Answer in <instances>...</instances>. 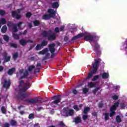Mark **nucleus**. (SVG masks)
<instances>
[{"mask_svg": "<svg viewBox=\"0 0 127 127\" xmlns=\"http://www.w3.org/2000/svg\"><path fill=\"white\" fill-rule=\"evenodd\" d=\"M55 46V43L51 44L49 45V49L51 53H54L55 52V51L56 50V49H55V48H54Z\"/></svg>", "mask_w": 127, "mask_h": 127, "instance_id": "f8f14e48", "label": "nucleus"}, {"mask_svg": "<svg viewBox=\"0 0 127 127\" xmlns=\"http://www.w3.org/2000/svg\"><path fill=\"white\" fill-rule=\"evenodd\" d=\"M47 52H48V48H46L44 49L43 50L39 52L38 54H39L40 55H44L46 54Z\"/></svg>", "mask_w": 127, "mask_h": 127, "instance_id": "4468645a", "label": "nucleus"}, {"mask_svg": "<svg viewBox=\"0 0 127 127\" xmlns=\"http://www.w3.org/2000/svg\"><path fill=\"white\" fill-rule=\"evenodd\" d=\"M24 83V81L23 80L20 81L19 83V87H21Z\"/></svg>", "mask_w": 127, "mask_h": 127, "instance_id": "864d4df0", "label": "nucleus"}, {"mask_svg": "<svg viewBox=\"0 0 127 127\" xmlns=\"http://www.w3.org/2000/svg\"><path fill=\"white\" fill-rule=\"evenodd\" d=\"M21 108H25V106L23 105H20L18 107V109L20 110Z\"/></svg>", "mask_w": 127, "mask_h": 127, "instance_id": "e2e57ef3", "label": "nucleus"}, {"mask_svg": "<svg viewBox=\"0 0 127 127\" xmlns=\"http://www.w3.org/2000/svg\"><path fill=\"white\" fill-rule=\"evenodd\" d=\"M24 102L27 103V104H32L33 105L37 103H42V101H41V100H35L33 98L26 99L24 100Z\"/></svg>", "mask_w": 127, "mask_h": 127, "instance_id": "1a4fd4ad", "label": "nucleus"}, {"mask_svg": "<svg viewBox=\"0 0 127 127\" xmlns=\"http://www.w3.org/2000/svg\"><path fill=\"white\" fill-rule=\"evenodd\" d=\"M112 99H113L115 101H117V100H118V99H119V96H118L117 95H114V96H112Z\"/></svg>", "mask_w": 127, "mask_h": 127, "instance_id": "603ef678", "label": "nucleus"}, {"mask_svg": "<svg viewBox=\"0 0 127 127\" xmlns=\"http://www.w3.org/2000/svg\"><path fill=\"white\" fill-rule=\"evenodd\" d=\"M48 13L50 14H45L43 16V19L45 20H48L51 17H54L56 15V11L53 10V9L49 8L48 9Z\"/></svg>", "mask_w": 127, "mask_h": 127, "instance_id": "20e7f679", "label": "nucleus"}, {"mask_svg": "<svg viewBox=\"0 0 127 127\" xmlns=\"http://www.w3.org/2000/svg\"><path fill=\"white\" fill-rule=\"evenodd\" d=\"M15 71V68L13 67L10 69H9L7 71L8 75H12L13 74V72Z\"/></svg>", "mask_w": 127, "mask_h": 127, "instance_id": "6ab92c4d", "label": "nucleus"}, {"mask_svg": "<svg viewBox=\"0 0 127 127\" xmlns=\"http://www.w3.org/2000/svg\"><path fill=\"white\" fill-rule=\"evenodd\" d=\"M64 41H65V42H67V41H68V40H69V37H68L67 36L64 37Z\"/></svg>", "mask_w": 127, "mask_h": 127, "instance_id": "5fc2aeb1", "label": "nucleus"}, {"mask_svg": "<svg viewBox=\"0 0 127 127\" xmlns=\"http://www.w3.org/2000/svg\"><path fill=\"white\" fill-rule=\"evenodd\" d=\"M3 38L4 41H6V42H8V41H9V37H8V36L7 35H4Z\"/></svg>", "mask_w": 127, "mask_h": 127, "instance_id": "2f4dec72", "label": "nucleus"}, {"mask_svg": "<svg viewBox=\"0 0 127 127\" xmlns=\"http://www.w3.org/2000/svg\"><path fill=\"white\" fill-rule=\"evenodd\" d=\"M8 46L12 48H14L15 49H16L18 47L17 44L13 43H9Z\"/></svg>", "mask_w": 127, "mask_h": 127, "instance_id": "f3484780", "label": "nucleus"}, {"mask_svg": "<svg viewBox=\"0 0 127 127\" xmlns=\"http://www.w3.org/2000/svg\"><path fill=\"white\" fill-rule=\"evenodd\" d=\"M19 42L22 46H25V45H26V44L27 43V41H25V40L22 39L19 40Z\"/></svg>", "mask_w": 127, "mask_h": 127, "instance_id": "dca6fc26", "label": "nucleus"}, {"mask_svg": "<svg viewBox=\"0 0 127 127\" xmlns=\"http://www.w3.org/2000/svg\"><path fill=\"white\" fill-rule=\"evenodd\" d=\"M64 28H65L64 26H62L60 28V31H63V30H64Z\"/></svg>", "mask_w": 127, "mask_h": 127, "instance_id": "0e129e2a", "label": "nucleus"}, {"mask_svg": "<svg viewBox=\"0 0 127 127\" xmlns=\"http://www.w3.org/2000/svg\"><path fill=\"white\" fill-rule=\"evenodd\" d=\"M13 37L14 39H19V36L17 34H13Z\"/></svg>", "mask_w": 127, "mask_h": 127, "instance_id": "c03bdc74", "label": "nucleus"}, {"mask_svg": "<svg viewBox=\"0 0 127 127\" xmlns=\"http://www.w3.org/2000/svg\"><path fill=\"white\" fill-rule=\"evenodd\" d=\"M4 14H5V11L3 9H0V15H1V16H2L4 15Z\"/></svg>", "mask_w": 127, "mask_h": 127, "instance_id": "4c0bfd02", "label": "nucleus"}, {"mask_svg": "<svg viewBox=\"0 0 127 127\" xmlns=\"http://www.w3.org/2000/svg\"><path fill=\"white\" fill-rule=\"evenodd\" d=\"M1 30L2 33H5V32H6V31L7 30V27H6V25L3 26L1 29Z\"/></svg>", "mask_w": 127, "mask_h": 127, "instance_id": "393cba45", "label": "nucleus"}, {"mask_svg": "<svg viewBox=\"0 0 127 127\" xmlns=\"http://www.w3.org/2000/svg\"><path fill=\"white\" fill-rule=\"evenodd\" d=\"M33 24L34 26H39V25L41 24V22H40V21L38 20H35L33 21Z\"/></svg>", "mask_w": 127, "mask_h": 127, "instance_id": "aec40b11", "label": "nucleus"}, {"mask_svg": "<svg viewBox=\"0 0 127 127\" xmlns=\"http://www.w3.org/2000/svg\"><path fill=\"white\" fill-rule=\"evenodd\" d=\"M52 99L55 100L51 103V106H53V105H58V104L61 102V95H56L52 97Z\"/></svg>", "mask_w": 127, "mask_h": 127, "instance_id": "423d86ee", "label": "nucleus"}, {"mask_svg": "<svg viewBox=\"0 0 127 127\" xmlns=\"http://www.w3.org/2000/svg\"><path fill=\"white\" fill-rule=\"evenodd\" d=\"M30 95V94L29 93L26 94L25 93H23L20 91L17 92L16 96L18 100H22V99H25V98L29 97Z\"/></svg>", "mask_w": 127, "mask_h": 127, "instance_id": "0eeeda50", "label": "nucleus"}, {"mask_svg": "<svg viewBox=\"0 0 127 127\" xmlns=\"http://www.w3.org/2000/svg\"><path fill=\"white\" fill-rule=\"evenodd\" d=\"M55 32L58 33L59 32V27H56L55 29Z\"/></svg>", "mask_w": 127, "mask_h": 127, "instance_id": "bf43d9fd", "label": "nucleus"}, {"mask_svg": "<svg viewBox=\"0 0 127 127\" xmlns=\"http://www.w3.org/2000/svg\"><path fill=\"white\" fill-rule=\"evenodd\" d=\"M81 118L80 117H76L74 119V122L75 125H77V124H80L81 123Z\"/></svg>", "mask_w": 127, "mask_h": 127, "instance_id": "5701e85b", "label": "nucleus"}, {"mask_svg": "<svg viewBox=\"0 0 127 127\" xmlns=\"http://www.w3.org/2000/svg\"><path fill=\"white\" fill-rule=\"evenodd\" d=\"M3 58H4V61L5 62H9V61H10V56L7 57V53H3Z\"/></svg>", "mask_w": 127, "mask_h": 127, "instance_id": "ddd939ff", "label": "nucleus"}, {"mask_svg": "<svg viewBox=\"0 0 127 127\" xmlns=\"http://www.w3.org/2000/svg\"><path fill=\"white\" fill-rule=\"evenodd\" d=\"M82 118H83V121H85V120H87V119H88V116L84 115L83 116Z\"/></svg>", "mask_w": 127, "mask_h": 127, "instance_id": "13d9d810", "label": "nucleus"}, {"mask_svg": "<svg viewBox=\"0 0 127 127\" xmlns=\"http://www.w3.org/2000/svg\"><path fill=\"white\" fill-rule=\"evenodd\" d=\"M102 79H108L109 78V73L104 72L102 74Z\"/></svg>", "mask_w": 127, "mask_h": 127, "instance_id": "b1692460", "label": "nucleus"}, {"mask_svg": "<svg viewBox=\"0 0 127 127\" xmlns=\"http://www.w3.org/2000/svg\"><path fill=\"white\" fill-rule=\"evenodd\" d=\"M15 25V24L10 22V21H8L7 24V26H8V27H12L13 28L14 25Z\"/></svg>", "mask_w": 127, "mask_h": 127, "instance_id": "c756f323", "label": "nucleus"}, {"mask_svg": "<svg viewBox=\"0 0 127 127\" xmlns=\"http://www.w3.org/2000/svg\"><path fill=\"white\" fill-rule=\"evenodd\" d=\"M1 111L2 114H3L4 115H6V108H5V107L2 106L1 108Z\"/></svg>", "mask_w": 127, "mask_h": 127, "instance_id": "bb28decb", "label": "nucleus"}, {"mask_svg": "<svg viewBox=\"0 0 127 127\" xmlns=\"http://www.w3.org/2000/svg\"><path fill=\"white\" fill-rule=\"evenodd\" d=\"M3 71V66L0 65V72Z\"/></svg>", "mask_w": 127, "mask_h": 127, "instance_id": "69168bd1", "label": "nucleus"}, {"mask_svg": "<svg viewBox=\"0 0 127 127\" xmlns=\"http://www.w3.org/2000/svg\"><path fill=\"white\" fill-rule=\"evenodd\" d=\"M98 49H100V45H99V44H96L94 45V50L95 51H98Z\"/></svg>", "mask_w": 127, "mask_h": 127, "instance_id": "e433bc0d", "label": "nucleus"}, {"mask_svg": "<svg viewBox=\"0 0 127 127\" xmlns=\"http://www.w3.org/2000/svg\"><path fill=\"white\" fill-rule=\"evenodd\" d=\"M100 61H101V60L100 59L95 60V63L93 64V69L90 71L87 76L86 77V80H89V79H91V78L93 77V74H96L97 73V71H98V65H99Z\"/></svg>", "mask_w": 127, "mask_h": 127, "instance_id": "7ed1b4c3", "label": "nucleus"}, {"mask_svg": "<svg viewBox=\"0 0 127 127\" xmlns=\"http://www.w3.org/2000/svg\"><path fill=\"white\" fill-rule=\"evenodd\" d=\"M42 110H43V107H40L36 108V111H38V112H40Z\"/></svg>", "mask_w": 127, "mask_h": 127, "instance_id": "09e8293b", "label": "nucleus"}, {"mask_svg": "<svg viewBox=\"0 0 127 127\" xmlns=\"http://www.w3.org/2000/svg\"><path fill=\"white\" fill-rule=\"evenodd\" d=\"M45 55L46 56L45 57L48 58V59L49 58V57L50 56V54H49L48 52H47V53H46Z\"/></svg>", "mask_w": 127, "mask_h": 127, "instance_id": "4d7b16f0", "label": "nucleus"}, {"mask_svg": "<svg viewBox=\"0 0 127 127\" xmlns=\"http://www.w3.org/2000/svg\"><path fill=\"white\" fill-rule=\"evenodd\" d=\"M116 121L118 123V124L122 123V118H121V116H120V115H118L116 116Z\"/></svg>", "mask_w": 127, "mask_h": 127, "instance_id": "a878e982", "label": "nucleus"}, {"mask_svg": "<svg viewBox=\"0 0 127 127\" xmlns=\"http://www.w3.org/2000/svg\"><path fill=\"white\" fill-rule=\"evenodd\" d=\"M72 92L74 95H77V94H78V91H77L75 88L72 89Z\"/></svg>", "mask_w": 127, "mask_h": 127, "instance_id": "49530a36", "label": "nucleus"}, {"mask_svg": "<svg viewBox=\"0 0 127 127\" xmlns=\"http://www.w3.org/2000/svg\"><path fill=\"white\" fill-rule=\"evenodd\" d=\"M64 114L65 115L66 117H72L74 115V110L70 109H68V108H64L63 109Z\"/></svg>", "mask_w": 127, "mask_h": 127, "instance_id": "6e6552de", "label": "nucleus"}, {"mask_svg": "<svg viewBox=\"0 0 127 127\" xmlns=\"http://www.w3.org/2000/svg\"><path fill=\"white\" fill-rule=\"evenodd\" d=\"M35 68V66H34V65H30L28 67V70L29 72H31V71H32V70H33V69H34Z\"/></svg>", "mask_w": 127, "mask_h": 127, "instance_id": "72a5a7b5", "label": "nucleus"}, {"mask_svg": "<svg viewBox=\"0 0 127 127\" xmlns=\"http://www.w3.org/2000/svg\"><path fill=\"white\" fill-rule=\"evenodd\" d=\"M120 107L121 109H124L126 108V104H125L124 103H121Z\"/></svg>", "mask_w": 127, "mask_h": 127, "instance_id": "de8ad7c7", "label": "nucleus"}, {"mask_svg": "<svg viewBox=\"0 0 127 127\" xmlns=\"http://www.w3.org/2000/svg\"><path fill=\"white\" fill-rule=\"evenodd\" d=\"M51 5L53 8L57 9L58 7H59V3H58V2H55L52 3Z\"/></svg>", "mask_w": 127, "mask_h": 127, "instance_id": "2eb2a0df", "label": "nucleus"}, {"mask_svg": "<svg viewBox=\"0 0 127 127\" xmlns=\"http://www.w3.org/2000/svg\"><path fill=\"white\" fill-rule=\"evenodd\" d=\"M6 23V20L5 18H2L0 20V25L1 24H5Z\"/></svg>", "mask_w": 127, "mask_h": 127, "instance_id": "473e14b6", "label": "nucleus"}, {"mask_svg": "<svg viewBox=\"0 0 127 127\" xmlns=\"http://www.w3.org/2000/svg\"><path fill=\"white\" fill-rule=\"evenodd\" d=\"M119 105H120V103L116 102L110 108V113L109 114L110 118H113L116 115V111H117V108L119 107Z\"/></svg>", "mask_w": 127, "mask_h": 127, "instance_id": "39448f33", "label": "nucleus"}, {"mask_svg": "<svg viewBox=\"0 0 127 127\" xmlns=\"http://www.w3.org/2000/svg\"><path fill=\"white\" fill-rule=\"evenodd\" d=\"M52 30H49L48 31L47 30H43L41 33V35L43 37L45 38L47 37L49 41H54L56 39V35L55 34H52Z\"/></svg>", "mask_w": 127, "mask_h": 127, "instance_id": "f03ea898", "label": "nucleus"}, {"mask_svg": "<svg viewBox=\"0 0 127 127\" xmlns=\"http://www.w3.org/2000/svg\"><path fill=\"white\" fill-rule=\"evenodd\" d=\"M23 75L25 77H26V78L27 77V76H28V71L27 70L25 71L24 73H23Z\"/></svg>", "mask_w": 127, "mask_h": 127, "instance_id": "3c124183", "label": "nucleus"}, {"mask_svg": "<svg viewBox=\"0 0 127 127\" xmlns=\"http://www.w3.org/2000/svg\"><path fill=\"white\" fill-rule=\"evenodd\" d=\"M31 15H32V14L31 13V12H27L26 14V17L27 18H30Z\"/></svg>", "mask_w": 127, "mask_h": 127, "instance_id": "ea45409f", "label": "nucleus"}, {"mask_svg": "<svg viewBox=\"0 0 127 127\" xmlns=\"http://www.w3.org/2000/svg\"><path fill=\"white\" fill-rule=\"evenodd\" d=\"M58 126L61 127H66V125L63 121H60L59 122Z\"/></svg>", "mask_w": 127, "mask_h": 127, "instance_id": "7c9ffc66", "label": "nucleus"}, {"mask_svg": "<svg viewBox=\"0 0 127 127\" xmlns=\"http://www.w3.org/2000/svg\"><path fill=\"white\" fill-rule=\"evenodd\" d=\"M42 48H43L41 46V44H38V45H37V46L35 47V49L37 51L38 50H41L42 49Z\"/></svg>", "mask_w": 127, "mask_h": 127, "instance_id": "cd10ccee", "label": "nucleus"}, {"mask_svg": "<svg viewBox=\"0 0 127 127\" xmlns=\"http://www.w3.org/2000/svg\"><path fill=\"white\" fill-rule=\"evenodd\" d=\"M40 44L43 48V47H45V46L48 44V41L46 40H43Z\"/></svg>", "mask_w": 127, "mask_h": 127, "instance_id": "412c9836", "label": "nucleus"}, {"mask_svg": "<svg viewBox=\"0 0 127 127\" xmlns=\"http://www.w3.org/2000/svg\"><path fill=\"white\" fill-rule=\"evenodd\" d=\"M92 116H93V117H97V112H93L92 113Z\"/></svg>", "mask_w": 127, "mask_h": 127, "instance_id": "774afa93", "label": "nucleus"}, {"mask_svg": "<svg viewBox=\"0 0 127 127\" xmlns=\"http://www.w3.org/2000/svg\"><path fill=\"white\" fill-rule=\"evenodd\" d=\"M105 120L106 121H108V120H109V113H105Z\"/></svg>", "mask_w": 127, "mask_h": 127, "instance_id": "8fccbe9b", "label": "nucleus"}, {"mask_svg": "<svg viewBox=\"0 0 127 127\" xmlns=\"http://www.w3.org/2000/svg\"><path fill=\"white\" fill-rule=\"evenodd\" d=\"M88 92H89V89L88 88H84L83 89V93H84V94H87Z\"/></svg>", "mask_w": 127, "mask_h": 127, "instance_id": "a18cd8bd", "label": "nucleus"}, {"mask_svg": "<svg viewBox=\"0 0 127 127\" xmlns=\"http://www.w3.org/2000/svg\"><path fill=\"white\" fill-rule=\"evenodd\" d=\"M10 85H11V81H10V79H3V88H5V89H8L9 87H10Z\"/></svg>", "mask_w": 127, "mask_h": 127, "instance_id": "9d476101", "label": "nucleus"}, {"mask_svg": "<svg viewBox=\"0 0 127 127\" xmlns=\"http://www.w3.org/2000/svg\"><path fill=\"white\" fill-rule=\"evenodd\" d=\"M19 114H20L22 116L24 115V114H25V112H24V111H21L19 112Z\"/></svg>", "mask_w": 127, "mask_h": 127, "instance_id": "338daca9", "label": "nucleus"}, {"mask_svg": "<svg viewBox=\"0 0 127 127\" xmlns=\"http://www.w3.org/2000/svg\"><path fill=\"white\" fill-rule=\"evenodd\" d=\"M3 127H9V124L7 123H5L3 126Z\"/></svg>", "mask_w": 127, "mask_h": 127, "instance_id": "6e6d98bb", "label": "nucleus"}, {"mask_svg": "<svg viewBox=\"0 0 127 127\" xmlns=\"http://www.w3.org/2000/svg\"><path fill=\"white\" fill-rule=\"evenodd\" d=\"M84 36V39L85 41H94L95 39H99V37L96 35H86V33H81L78 34L76 36L72 37L71 39V41H74V40H76V39H79V38H81V37H83Z\"/></svg>", "mask_w": 127, "mask_h": 127, "instance_id": "f257e3e1", "label": "nucleus"}, {"mask_svg": "<svg viewBox=\"0 0 127 127\" xmlns=\"http://www.w3.org/2000/svg\"><path fill=\"white\" fill-rule=\"evenodd\" d=\"M88 86L89 87V88H94V87L96 86V83L94 82H90L88 83Z\"/></svg>", "mask_w": 127, "mask_h": 127, "instance_id": "c85d7f7f", "label": "nucleus"}, {"mask_svg": "<svg viewBox=\"0 0 127 127\" xmlns=\"http://www.w3.org/2000/svg\"><path fill=\"white\" fill-rule=\"evenodd\" d=\"M10 124L12 127H16L17 126V122L14 120H11Z\"/></svg>", "mask_w": 127, "mask_h": 127, "instance_id": "a211bd4d", "label": "nucleus"}, {"mask_svg": "<svg viewBox=\"0 0 127 127\" xmlns=\"http://www.w3.org/2000/svg\"><path fill=\"white\" fill-rule=\"evenodd\" d=\"M99 78H100V75H95L92 78V81H93V82L95 81H97V80H98V79H99Z\"/></svg>", "mask_w": 127, "mask_h": 127, "instance_id": "c9c22d12", "label": "nucleus"}, {"mask_svg": "<svg viewBox=\"0 0 127 127\" xmlns=\"http://www.w3.org/2000/svg\"><path fill=\"white\" fill-rule=\"evenodd\" d=\"M14 32H17L18 31V29H17V26L15 25L12 27Z\"/></svg>", "mask_w": 127, "mask_h": 127, "instance_id": "58836bf2", "label": "nucleus"}, {"mask_svg": "<svg viewBox=\"0 0 127 127\" xmlns=\"http://www.w3.org/2000/svg\"><path fill=\"white\" fill-rule=\"evenodd\" d=\"M90 110H91L90 107H84V109L83 110V114H84V115H87V114H88V112H89Z\"/></svg>", "mask_w": 127, "mask_h": 127, "instance_id": "4be33fe9", "label": "nucleus"}, {"mask_svg": "<svg viewBox=\"0 0 127 127\" xmlns=\"http://www.w3.org/2000/svg\"><path fill=\"white\" fill-rule=\"evenodd\" d=\"M18 57V53H17V52L15 53L13 55V59L14 60H16V59H17Z\"/></svg>", "mask_w": 127, "mask_h": 127, "instance_id": "f704fd0d", "label": "nucleus"}, {"mask_svg": "<svg viewBox=\"0 0 127 127\" xmlns=\"http://www.w3.org/2000/svg\"><path fill=\"white\" fill-rule=\"evenodd\" d=\"M34 118V114L31 113L29 115L28 119H29L30 120H32Z\"/></svg>", "mask_w": 127, "mask_h": 127, "instance_id": "37998d69", "label": "nucleus"}, {"mask_svg": "<svg viewBox=\"0 0 127 127\" xmlns=\"http://www.w3.org/2000/svg\"><path fill=\"white\" fill-rule=\"evenodd\" d=\"M25 86H26V88L23 89V91H24L25 92V91H26V90H27V89H29V88H30V86H29V84L28 83H26Z\"/></svg>", "mask_w": 127, "mask_h": 127, "instance_id": "79ce46f5", "label": "nucleus"}, {"mask_svg": "<svg viewBox=\"0 0 127 127\" xmlns=\"http://www.w3.org/2000/svg\"><path fill=\"white\" fill-rule=\"evenodd\" d=\"M11 15L12 17H15L16 19H20L21 18V15L18 14L16 11H12L11 12Z\"/></svg>", "mask_w": 127, "mask_h": 127, "instance_id": "9b49d317", "label": "nucleus"}, {"mask_svg": "<svg viewBox=\"0 0 127 127\" xmlns=\"http://www.w3.org/2000/svg\"><path fill=\"white\" fill-rule=\"evenodd\" d=\"M73 109L75 110L76 112H79L80 111V109H79V107H78V105H75L73 106Z\"/></svg>", "mask_w": 127, "mask_h": 127, "instance_id": "a19ab883", "label": "nucleus"}, {"mask_svg": "<svg viewBox=\"0 0 127 127\" xmlns=\"http://www.w3.org/2000/svg\"><path fill=\"white\" fill-rule=\"evenodd\" d=\"M104 106V105L103 104V103H99L98 104V107L99 108H103V106Z\"/></svg>", "mask_w": 127, "mask_h": 127, "instance_id": "680f3d73", "label": "nucleus"}, {"mask_svg": "<svg viewBox=\"0 0 127 127\" xmlns=\"http://www.w3.org/2000/svg\"><path fill=\"white\" fill-rule=\"evenodd\" d=\"M21 24H22V22H19L17 24V26H18V27H20L21 26Z\"/></svg>", "mask_w": 127, "mask_h": 127, "instance_id": "052dcab7", "label": "nucleus"}]
</instances>
